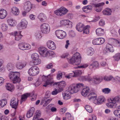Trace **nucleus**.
<instances>
[{"mask_svg":"<svg viewBox=\"0 0 120 120\" xmlns=\"http://www.w3.org/2000/svg\"><path fill=\"white\" fill-rule=\"evenodd\" d=\"M26 62H22L20 61L16 63L15 64L16 68L20 70L25 67L26 65Z\"/></svg>","mask_w":120,"mask_h":120,"instance_id":"20","label":"nucleus"},{"mask_svg":"<svg viewBox=\"0 0 120 120\" xmlns=\"http://www.w3.org/2000/svg\"><path fill=\"white\" fill-rule=\"evenodd\" d=\"M46 95L41 100L40 104L41 105H43V106L44 107L46 106L52 100L51 98H49L48 97H47Z\"/></svg>","mask_w":120,"mask_h":120,"instance_id":"16","label":"nucleus"},{"mask_svg":"<svg viewBox=\"0 0 120 120\" xmlns=\"http://www.w3.org/2000/svg\"><path fill=\"white\" fill-rule=\"evenodd\" d=\"M92 8V6L91 5L85 6L83 7L82 9L83 11L86 13H89L90 10H91Z\"/></svg>","mask_w":120,"mask_h":120,"instance_id":"32","label":"nucleus"},{"mask_svg":"<svg viewBox=\"0 0 120 120\" xmlns=\"http://www.w3.org/2000/svg\"><path fill=\"white\" fill-rule=\"evenodd\" d=\"M14 35L15 40L18 41L20 40L22 36L21 34V32L17 33V32L15 31L14 32Z\"/></svg>","mask_w":120,"mask_h":120,"instance_id":"30","label":"nucleus"},{"mask_svg":"<svg viewBox=\"0 0 120 120\" xmlns=\"http://www.w3.org/2000/svg\"><path fill=\"white\" fill-rule=\"evenodd\" d=\"M114 49L112 46L111 44L107 43L103 51V53L105 55H108L110 52H113Z\"/></svg>","mask_w":120,"mask_h":120,"instance_id":"6","label":"nucleus"},{"mask_svg":"<svg viewBox=\"0 0 120 120\" xmlns=\"http://www.w3.org/2000/svg\"><path fill=\"white\" fill-rule=\"evenodd\" d=\"M41 31L44 34H48L50 31V26L47 23H44L42 24L41 26Z\"/></svg>","mask_w":120,"mask_h":120,"instance_id":"8","label":"nucleus"},{"mask_svg":"<svg viewBox=\"0 0 120 120\" xmlns=\"http://www.w3.org/2000/svg\"><path fill=\"white\" fill-rule=\"evenodd\" d=\"M69 62L74 65H78L80 63L81 58L80 54L78 52L74 54L71 58L68 59Z\"/></svg>","mask_w":120,"mask_h":120,"instance_id":"2","label":"nucleus"},{"mask_svg":"<svg viewBox=\"0 0 120 120\" xmlns=\"http://www.w3.org/2000/svg\"><path fill=\"white\" fill-rule=\"evenodd\" d=\"M1 28L3 31H5L7 30L8 29L7 25L5 23L2 24L1 26Z\"/></svg>","mask_w":120,"mask_h":120,"instance_id":"46","label":"nucleus"},{"mask_svg":"<svg viewBox=\"0 0 120 120\" xmlns=\"http://www.w3.org/2000/svg\"><path fill=\"white\" fill-rule=\"evenodd\" d=\"M85 108L86 110L89 113L92 112L93 111L92 107L90 105H86L85 106Z\"/></svg>","mask_w":120,"mask_h":120,"instance_id":"44","label":"nucleus"},{"mask_svg":"<svg viewBox=\"0 0 120 120\" xmlns=\"http://www.w3.org/2000/svg\"><path fill=\"white\" fill-rule=\"evenodd\" d=\"M28 73L30 75L35 76L39 73V69L37 66H33L29 70Z\"/></svg>","mask_w":120,"mask_h":120,"instance_id":"5","label":"nucleus"},{"mask_svg":"<svg viewBox=\"0 0 120 120\" xmlns=\"http://www.w3.org/2000/svg\"><path fill=\"white\" fill-rule=\"evenodd\" d=\"M38 18L41 22L45 21L47 19V17L43 13H40L38 15Z\"/></svg>","mask_w":120,"mask_h":120,"instance_id":"33","label":"nucleus"},{"mask_svg":"<svg viewBox=\"0 0 120 120\" xmlns=\"http://www.w3.org/2000/svg\"><path fill=\"white\" fill-rule=\"evenodd\" d=\"M95 68H99V64L98 62L97 61L93 62L92 63Z\"/></svg>","mask_w":120,"mask_h":120,"instance_id":"57","label":"nucleus"},{"mask_svg":"<svg viewBox=\"0 0 120 120\" xmlns=\"http://www.w3.org/2000/svg\"><path fill=\"white\" fill-rule=\"evenodd\" d=\"M94 52V49L92 47H90L88 49L87 54L88 55L92 56Z\"/></svg>","mask_w":120,"mask_h":120,"instance_id":"41","label":"nucleus"},{"mask_svg":"<svg viewBox=\"0 0 120 120\" xmlns=\"http://www.w3.org/2000/svg\"><path fill=\"white\" fill-rule=\"evenodd\" d=\"M105 100V99L104 97L101 96L98 97V99L95 100L94 102L96 104L99 105L104 102Z\"/></svg>","mask_w":120,"mask_h":120,"instance_id":"21","label":"nucleus"},{"mask_svg":"<svg viewBox=\"0 0 120 120\" xmlns=\"http://www.w3.org/2000/svg\"><path fill=\"white\" fill-rule=\"evenodd\" d=\"M66 85L65 82L64 81L59 82H55L53 84V87L57 88L59 92H60L63 90V88Z\"/></svg>","mask_w":120,"mask_h":120,"instance_id":"4","label":"nucleus"},{"mask_svg":"<svg viewBox=\"0 0 120 120\" xmlns=\"http://www.w3.org/2000/svg\"><path fill=\"white\" fill-rule=\"evenodd\" d=\"M90 90L89 88L87 86L83 88L81 92V94L82 96L85 97L89 93Z\"/></svg>","mask_w":120,"mask_h":120,"instance_id":"23","label":"nucleus"},{"mask_svg":"<svg viewBox=\"0 0 120 120\" xmlns=\"http://www.w3.org/2000/svg\"><path fill=\"white\" fill-rule=\"evenodd\" d=\"M67 20H68L67 19H64L61 20L60 22V26H66Z\"/></svg>","mask_w":120,"mask_h":120,"instance_id":"52","label":"nucleus"},{"mask_svg":"<svg viewBox=\"0 0 120 120\" xmlns=\"http://www.w3.org/2000/svg\"><path fill=\"white\" fill-rule=\"evenodd\" d=\"M38 52L40 55L42 57H45L47 56L48 51L45 48L41 47L38 49Z\"/></svg>","mask_w":120,"mask_h":120,"instance_id":"11","label":"nucleus"},{"mask_svg":"<svg viewBox=\"0 0 120 120\" xmlns=\"http://www.w3.org/2000/svg\"><path fill=\"white\" fill-rule=\"evenodd\" d=\"M6 89L9 91L12 92L14 90V86L12 84L8 83L6 85Z\"/></svg>","mask_w":120,"mask_h":120,"instance_id":"34","label":"nucleus"},{"mask_svg":"<svg viewBox=\"0 0 120 120\" xmlns=\"http://www.w3.org/2000/svg\"><path fill=\"white\" fill-rule=\"evenodd\" d=\"M105 4V3L104 2L94 4V6L96 8L95 10L96 11L98 12L101 11L102 10L103 6Z\"/></svg>","mask_w":120,"mask_h":120,"instance_id":"18","label":"nucleus"},{"mask_svg":"<svg viewBox=\"0 0 120 120\" xmlns=\"http://www.w3.org/2000/svg\"><path fill=\"white\" fill-rule=\"evenodd\" d=\"M94 82L96 84H98L100 83L103 80V78L101 76L96 77L94 76L93 77Z\"/></svg>","mask_w":120,"mask_h":120,"instance_id":"31","label":"nucleus"},{"mask_svg":"<svg viewBox=\"0 0 120 120\" xmlns=\"http://www.w3.org/2000/svg\"><path fill=\"white\" fill-rule=\"evenodd\" d=\"M5 79L2 77H0V86L2 85L4 82Z\"/></svg>","mask_w":120,"mask_h":120,"instance_id":"63","label":"nucleus"},{"mask_svg":"<svg viewBox=\"0 0 120 120\" xmlns=\"http://www.w3.org/2000/svg\"><path fill=\"white\" fill-rule=\"evenodd\" d=\"M112 11L111 9L107 8L103 11V13L104 15H109L111 14Z\"/></svg>","mask_w":120,"mask_h":120,"instance_id":"37","label":"nucleus"},{"mask_svg":"<svg viewBox=\"0 0 120 120\" xmlns=\"http://www.w3.org/2000/svg\"><path fill=\"white\" fill-rule=\"evenodd\" d=\"M82 72L80 70H76L75 71H73L70 73L68 75L66 76V77L68 79H70L72 77H77L82 74Z\"/></svg>","mask_w":120,"mask_h":120,"instance_id":"13","label":"nucleus"},{"mask_svg":"<svg viewBox=\"0 0 120 120\" xmlns=\"http://www.w3.org/2000/svg\"><path fill=\"white\" fill-rule=\"evenodd\" d=\"M30 96H34V98H33L31 99V100L33 101L35 100L37 98L36 95L35 94L34 95L33 93V95H32V94H31L30 93H27L22 96L21 100V101L22 102L25 101L27 97H29Z\"/></svg>","mask_w":120,"mask_h":120,"instance_id":"15","label":"nucleus"},{"mask_svg":"<svg viewBox=\"0 0 120 120\" xmlns=\"http://www.w3.org/2000/svg\"><path fill=\"white\" fill-rule=\"evenodd\" d=\"M113 78L112 76H105L103 78L105 81H109L111 80Z\"/></svg>","mask_w":120,"mask_h":120,"instance_id":"53","label":"nucleus"},{"mask_svg":"<svg viewBox=\"0 0 120 120\" xmlns=\"http://www.w3.org/2000/svg\"><path fill=\"white\" fill-rule=\"evenodd\" d=\"M12 13L15 15H17L19 13L18 9L16 7H13L11 9Z\"/></svg>","mask_w":120,"mask_h":120,"instance_id":"38","label":"nucleus"},{"mask_svg":"<svg viewBox=\"0 0 120 120\" xmlns=\"http://www.w3.org/2000/svg\"><path fill=\"white\" fill-rule=\"evenodd\" d=\"M71 94L68 91H66L65 93L63 94L64 98L65 100H68L71 97Z\"/></svg>","mask_w":120,"mask_h":120,"instance_id":"35","label":"nucleus"},{"mask_svg":"<svg viewBox=\"0 0 120 120\" xmlns=\"http://www.w3.org/2000/svg\"><path fill=\"white\" fill-rule=\"evenodd\" d=\"M60 92L57 90V89H55V90L52 92V94L53 95H56L58 93Z\"/></svg>","mask_w":120,"mask_h":120,"instance_id":"61","label":"nucleus"},{"mask_svg":"<svg viewBox=\"0 0 120 120\" xmlns=\"http://www.w3.org/2000/svg\"><path fill=\"white\" fill-rule=\"evenodd\" d=\"M46 44L48 47L52 50H54L56 48V46L54 43L51 40L48 41Z\"/></svg>","mask_w":120,"mask_h":120,"instance_id":"19","label":"nucleus"},{"mask_svg":"<svg viewBox=\"0 0 120 120\" xmlns=\"http://www.w3.org/2000/svg\"><path fill=\"white\" fill-rule=\"evenodd\" d=\"M19 76L20 73L18 72H11L8 74L9 78L12 80L14 83H19L20 82L21 80Z\"/></svg>","mask_w":120,"mask_h":120,"instance_id":"3","label":"nucleus"},{"mask_svg":"<svg viewBox=\"0 0 120 120\" xmlns=\"http://www.w3.org/2000/svg\"><path fill=\"white\" fill-rule=\"evenodd\" d=\"M113 57L114 59L116 60H118L119 59L120 60V53H116Z\"/></svg>","mask_w":120,"mask_h":120,"instance_id":"54","label":"nucleus"},{"mask_svg":"<svg viewBox=\"0 0 120 120\" xmlns=\"http://www.w3.org/2000/svg\"><path fill=\"white\" fill-rule=\"evenodd\" d=\"M89 68L91 70H93L95 68L92 63L91 64L89 65Z\"/></svg>","mask_w":120,"mask_h":120,"instance_id":"64","label":"nucleus"},{"mask_svg":"<svg viewBox=\"0 0 120 120\" xmlns=\"http://www.w3.org/2000/svg\"><path fill=\"white\" fill-rule=\"evenodd\" d=\"M31 58L33 60L38 59L39 58L38 55L36 53L33 54L31 56Z\"/></svg>","mask_w":120,"mask_h":120,"instance_id":"48","label":"nucleus"},{"mask_svg":"<svg viewBox=\"0 0 120 120\" xmlns=\"http://www.w3.org/2000/svg\"><path fill=\"white\" fill-rule=\"evenodd\" d=\"M104 21L103 19H101L99 21V24L100 26H103L105 25Z\"/></svg>","mask_w":120,"mask_h":120,"instance_id":"59","label":"nucleus"},{"mask_svg":"<svg viewBox=\"0 0 120 120\" xmlns=\"http://www.w3.org/2000/svg\"><path fill=\"white\" fill-rule=\"evenodd\" d=\"M105 41V39L104 38H99L93 40L92 43L94 45H101L103 44Z\"/></svg>","mask_w":120,"mask_h":120,"instance_id":"14","label":"nucleus"},{"mask_svg":"<svg viewBox=\"0 0 120 120\" xmlns=\"http://www.w3.org/2000/svg\"><path fill=\"white\" fill-rule=\"evenodd\" d=\"M41 62V60L39 58L33 60V62L34 63L33 64L35 65H38L40 64Z\"/></svg>","mask_w":120,"mask_h":120,"instance_id":"47","label":"nucleus"},{"mask_svg":"<svg viewBox=\"0 0 120 120\" xmlns=\"http://www.w3.org/2000/svg\"><path fill=\"white\" fill-rule=\"evenodd\" d=\"M83 33L86 34H89V26L87 25L84 27L83 30Z\"/></svg>","mask_w":120,"mask_h":120,"instance_id":"43","label":"nucleus"},{"mask_svg":"<svg viewBox=\"0 0 120 120\" xmlns=\"http://www.w3.org/2000/svg\"><path fill=\"white\" fill-rule=\"evenodd\" d=\"M7 101L6 99H3L0 100V106L3 107L7 104Z\"/></svg>","mask_w":120,"mask_h":120,"instance_id":"42","label":"nucleus"},{"mask_svg":"<svg viewBox=\"0 0 120 120\" xmlns=\"http://www.w3.org/2000/svg\"><path fill=\"white\" fill-rule=\"evenodd\" d=\"M18 102V100L15 98H13L11 100L10 105L12 108L16 109L17 108Z\"/></svg>","mask_w":120,"mask_h":120,"instance_id":"17","label":"nucleus"},{"mask_svg":"<svg viewBox=\"0 0 120 120\" xmlns=\"http://www.w3.org/2000/svg\"><path fill=\"white\" fill-rule=\"evenodd\" d=\"M34 107L31 108L26 114L27 117L30 118L32 116L34 113Z\"/></svg>","mask_w":120,"mask_h":120,"instance_id":"27","label":"nucleus"},{"mask_svg":"<svg viewBox=\"0 0 120 120\" xmlns=\"http://www.w3.org/2000/svg\"><path fill=\"white\" fill-rule=\"evenodd\" d=\"M66 116L69 120H72L73 117H71V114L68 113H66Z\"/></svg>","mask_w":120,"mask_h":120,"instance_id":"58","label":"nucleus"},{"mask_svg":"<svg viewBox=\"0 0 120 120\" xmlns=\"http://www.w3.org/2000/svg\"><path fill=\"white\" fill-rule=\"evenodd\" d=\"M55 82L52 77L49 75L47 76V80L45 81V83L43 85V86L46 87L48 85H49L53 87V84Z\"/></svg>","mask_w":120,"mask_h":120,"instance_id":"7","label":"nucleus"},{"mask_svg":"<svg viewBox=\"0 0 120 120\" xmlns=\"http://www.w3.org/2000/svg\"><path fill=\"white\" fill-rule=\"evenodd\" d=\"M72 22L70 20H68L67 22L66 23V25H67V26L69 28H71L72 26Z\"/></svg>","mask_w":120,"mask_h":120,"instance_id":"56","label":"nucleus"},{"mask_svg":"<svg viewBox=\"0 0 120 120\" xmlns=\"http://www.w3.org/2000/svg\"><path fill=\"white\" fill-rule=\"evenodd\" d=\"M68 10L65 8H61L55 11V13L58 16H62L66 14Z\"/></svg>","mask_w":120,"mask_h":120,"instance_id":"10","label":"nucleus"},{"mask_svg":"<svg viewBox=\"0 0 120 120\" xmlns=\"http://www.w3.org/2000/svg\"><path fill=\"white\" fill-rule=\"evenodd\" d=\"M97 34L98 36H102L104 33V30L101 28H98L96 30Z\"/></svg>","mask_w":120,"mask_h":120,"instance_id":"28","label":"nucleus"},{"mask_svg":"<svg viewBox=\"0 0 120 120\" xmlns=\"http://www.w3.org/2000/svg\"><path fill=\"white\" fill-rule=\"evenodd\" d=\"M114 115L120 118V110H115L113 112Z\"/></svg>","mask_w":120,"mask_h":120,"instance_id":"50","label":"nucleus"},{"mask_svg":"<svg viewBox=\"0 0 120 120\" xmlns=\"http://www.w3.org/2000/svg\"><path fill=\"white\" fill-rule=\"evenodd\" d=\"M31 4L30 2H27L25 3V9L26 11L29 12L31 9Z\"/></svg>","mask_w":120,"mask_h":120,"instance_id":"26","label":"nucleus"},{"mask_svg":"<svg viewBox=\"0 0 120 120\" xmlns=\"http://www.w3.org/2000/svg\"><path fill=\"white\" fill-rule=\"evenodd\" d=\"M7 15V11L5 10H0V18L4 19L6 16Z\"/></svg>","mask_w":120,"mask_h":120,"instance_id":"25","label":"nucleus"},{"mask_svg":"<svg viewBox=\"0 0 120 120\" xmlns=\"http://www.w3.org/2000/svg\"><path fill=\"white\" fill-rule=\"evenodd\" d=\"M40 115L41 113L40 111L37 110L35 113V116L33 117V120H36V119H37L38 117L40 116Z\"/></svg>","mask_w":120,"mask_h":120,"instance_id":"45","label":"nucleus"},{"mask_svg":"<svg viewBox=\"0 0 120 120\" xmlns=\"http://www.w3.org/2000/svg\"><path fill=\"white\" fill-rule=\"evenodd\" d=\"M28 22L25 19L22 20L21 22L18 24L17 27L20 29H24L27 27Z\"/></svg>","mask_w":120,"mask_h":120,"instance_id":"12","label":"nucleus"},{"mask_svg":"<svg viewBox=\"0 0 120 120\" xmlns=\"http://www.w3.org/2000/svg\"><path fill=\"white\" fill-rule=\"evenodd\" d=\"M36 38L38 40L40 39L41 37V34L40 32H38L35 35Z\"/></svg>","mask_w":120,"mask_h":120,"instance_id":"60","label":"nucleus"},{"mask_svg":"<svg viewBox=\"0 0 120 120\" xmlns=\"http://www.w3.org/2000/svg\"><path fill=\"white\" fill-rule=\"evenodd\" d=\"M84 27V25L82 23H78L76 26V28L78 31L81 32L83 30Z\"/></svg>","mask_w":120,"mask_h":120,"instance_id":"29","label":"nucleus"},{"mask_svg":"<svg viewBox=\"0 0 120 120\" xmlns=\"http://www.w3.org/2000/svg\"><path fill=\"white\" fill-rule=\"evenodd\" d=\"M62 76V74L61 73H59L57 74L56 76V78L58 80H60Z\"/></svg>","mask_w":120,"mask_h":120,"instance_id":"62","label":"nucleus"},{"mask_svg":"<svg viewBox=\"0 0 120 120\" xmlns=\"http://www.w3.org/2000/svg\"><path fill=\"white\" fill-rule=\"evenodd\" d=\"M7 22L9 25L11 26H14L15 25L16 23V21L12 19H8Z\"/></svg>","mask_w":120,"mask_h":120,"instance_id":"36","label":"nucleus"},{"mask_svg":"<svg viewBox=\"0 0 120 120\" xmlns=\"http://www.w3.org/2000/svg\"><path fill=\"white\" fill-rule=\"evenodd\" d=\"M73 86L75 87H74V90L75 93L78 92L83 85V84L82 83L73 84Z\"/></svg>","mask_w":120,"mask_h":120,"instance_id":"24","label":"nucleus"},{"mask_svg":"<svg viewBox=\"0 0 120 120\" xmlns=\"http://www.w3.org/2000/svg\"><path fill=\"white\" fill-rule=\"evenodd\" d=\"M7 68L9 71H12L14 69V65L12 63H8L7 65Z\"/></svg>","mask_w":120,"mask_h":120,"instance_id":"40","label":"nucleus"},{"mask_svg":"<svg viewBox=\"0 0 120 120\" xmlns=\"http://www.w3.org/2000/svg\"><path fill=\"white\" fill-rule=\"evenodd\" d=\"M55 34L57 37L60 39H62L65 38L66 36V32L63 30H58L55 32Z\"/></svg>","mask_w":120,"mask_h":120,"instance_id":"9","label":"nucleus"},{"mask_svg":"<svg viewBox=\"0 0 120 120\" xmlns=\"http://www.w3.org/2000/svg\"><path fill=\"white\" fill-rule=\"evenodd\" d=\"M24 46V50H29L31 49L30 45L28 43L25 42Z\"/></svg>","mask_w":120,"mask_h":120,"instance_id":"49","label":"nucleus"},{"mask_svg":"<svg viewBox=\"0 0 120 120\" xmlns=\"http://www.w3.org/2000/svg\"><path fill=\"white\" fill-rule=\"evenodd\" d=\"M74 87H75L73 86V84L70 85L68 88V91L71 94L75 93L74 90Z\"/></svg>","mask_w":120,"mask_h":120,"instance_id":"39","label":"nucleus"},{"mask_svg":"<svg viewBox=\"0 0 120 120\" xmlns=\"http://www.w3.org/2000/svg\"><path fill=\"white\" fill-rule=\"evenodd\" d=\"M111 102L106 104L108 107L120 109V96H117L110 99Z\"/></svg>","mask_w":120,"mask_h":120,"instance_id":"1","label":"nucleus"},{"mask_svg":"<svg viewBox=\"0 0 120 120\" xmlns=\"http://www.w3.org/2000/svg\"><path fill=\"white\" fill-rule=\"evenodd\" d=\"M110 90L108 88H105L102 90V92L105 94L109 93L110 92Z\"/></svg>","mask_w":120,"mask_h":120,"instance_id":"55","label":"nucleus"},{"mask_svg":"<svg viewBox=\"0 0 120 120\" xmlns=\"http://www.w3.org/2000/svg\"><path fill=\"white\" fill-rule=\"evenodd\" d=\"M25 42H22L19 43L18 45L19 48L21 50H24V46Z\"/></svg>","mask_w":120,"mask_h":120,"instance_id":"51","label":"nucleus"},{"mask_svg":"<svg viewBox=\"0 0 120 120\" xmlns=\"http://www.w3.org/2000/svg\"><path fill=\"white\" fill-rule=\"evenodd\" d=\"M97 97V95L94 92H92L90 93L88 97V99L91 101L95 100Z\"/></svg>","mask_w":120,"mask_h":120,"instance_id":"22","label":"nucleus"}]
</instances>
